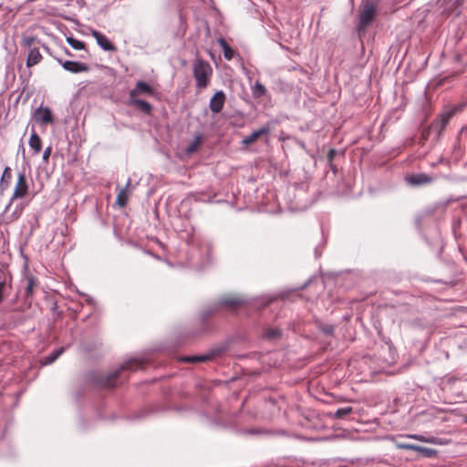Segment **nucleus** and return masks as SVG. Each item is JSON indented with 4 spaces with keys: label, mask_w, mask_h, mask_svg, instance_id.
<instances>
[{
    "label": "nucleus",
    "mask_w": 467,
    "mask_h": 467,
    "mask_svg": "<svg viewBox=\"0 0 467 467\" xmlns=\"http://www.w3.org/2000/svg\"><path fill=\"white\" fill-rule=\"evenodd\" d=\"M210 357L208 355H201V356H188L183 358L182 360L188 363H196V362H204L209 360Z\"/></svg>",
    "instance_id": "5701e85b"
},
{
    "label": "nucleus",
    "mask_w": 467,
    "mask_h": 467,
    "mask_svg": "<svg viewBox=\"0 0 467 467\" xmlns=\"http://www.w3.org/2000/svg\"><path fill=\"white\" fill-rule=\"evenodd\" d=\"M270 132V128L268 125L263 126L257 130L253 131L250 135L244 137L242 140V143L245 146L252 144L256 140H258L261 136L267 135Z\"/></svg>",
    "instance_id": "f8f14e48"
},
{
    "label": "nucleus",
    "mask_w": 467,
    "mask_h": 467,
    "mask_svg": "<svg viewBox=\"0 0 467 467\" xmlns=\"http://www.w3.org/2000/svg\"><path fill=\"white\" fill-rule=\"evenodd\" d=\"M281 335V331L279 328H276V327H268V328H265V331H264V337L267 338V339H275L277 337H279Z\"/></svg>",
    "instance_id": "4be33fe9"
},
{
    "label": "nucleus",
    "mask_w": 467,
    "mask_h": 467,
    "mask_svg": "<svg viewBox=\"0 0 467 467\" xmlns=\"http://www.w3.org/2000/svg\"><path fill=\"white\" fill-rule=\"evenodd\" d=\"M42 60V55L39 52V49L36 47H33L29 50L27 59H26V67H31L35 65H37Z\"/></svg>",
    "instance_id": "2eb2a0df"
},
{
    "label": "nucleus",
    "mask_w": 467,
    "mask_h": 467,
    "mask_svg": "<svg viewBox=\"0 0 467 467\" xmlns=\"http://www.w3.org/2000/svg\"><path fill=\"white\" fill-rule=\"evenodd\" d=\"M408 184L411 186H422L433 182V178L426 173H416L406 176Z\"/></svg>",
    "instance_id": "0eeeda50"
},
{
    "label": "nucleus",
    "mask_w": 467,
    "mask_h": 467,
    "mask_svg": "<svg viewBox=\"0 0 467 467\" xmlns=\"http://www.w3.org/2000/svg\"><path fill=\"white\" fill-rule=\"evenodd\" d=\"M460 136H461V138H462L465 140H467V127H464V128L462 129V130L460 132Z\"/></svg>",
    "instance_id": "e433bc0d"
},
{
    "label": "nucleus",
    "mask_w": 467,
    "mask_h": 467,
    "mask_svg": "<svg viewBox=\"0 0 467 467\" xmlns=\"http://www.w3.org/2000/svg\"><path fill=\"white\" fill-rule=\"evenodd\" d=\"M243 303H244V301L239 297L224 296L220 300L219 304H220V306L233 307L235 306L242 305Z\"/></svg>",
    "instance_id": "6ab92c4d"
},
{
    "label": "nucleus",
    "mask_w": 467,
    "mask_h": 467,
    "mask_svg": "<svg viewBox=\"0 0 467 467\" xmlns=\"http://www.w3.org/2000/svg\"><path fill=\"white\" fill-rule=\"evenodd\" d=\"M67 42L69 44V46L76 49V50H81L85 48V43L74 38L73 36H67Z\"/></svg>",
    "instance_id": "393cba45"
},
{
    "label": "nucleus",
    "mask_w": 467,
    "mask_h": 467,
    "mask_svg": "<svg viewBox=\"0 0 467 467\" xmlns=\"http://www.w3.org/2000/svg\"><path fill=\"white\" fill-rule=\"evenodd\" d=\"M225 102V94L223 90L215 92L210 100V109L213 113H219L222 111Z\"/></svg>",
    "instance_id": "1a4fd4ad"
},
{
    "label": "nucleus",
    "mask_w": 467,
    "mask_h": 467,
    "mask_svg": "<svg viewBox=\"0 0 467 467\" xmlns=\"http://www.w3.org/2000/svg\"><path fill=\"white\" fill-rule=\"evenodd\" d=\"M11 180H12L11 169L9 167H5L3 171L1 180H0V193L8 188Z\"/></svg>",
    "instance_id": "f3484780"
},
{
    "label": "nucleus",
    "mask_w": 467,
    "mask_h": 467,
    "mask_svg": "<svg viewBox=\"0 0 467 467\" xmlns=\"http://www.w3.org/2000/svg\"><path fill=\"white\" fill-rule=\"evenodd\" d=\"M127 104L130 107H134L145 115H150L153 109L151 104L148 101L133 97H129Z\"/></svg>",
    "instance_id": "6e6552de"
},
{
    "label": "nucleus",
    "mask_w": 467,
    "mask_h": 467,
    "mask_svg": "<svg viewBox=\"0 0 467 467\" xmlns=\"http://www.w3.org/2000/svg\"><path fill=\"white\" fill-rule=\"evenodd\" d=\"M218 309V306L213 307H209L202 312L201 318L203 322H205L211 316H213Z\"/></svg>",
    "instance_id": "c756f323"
},
{
    "label": "nucleus",
    "mask_w": 467,
    "mask_h": 467,
    "mask_svg": "<svg viewBox=\"0 0 467 467\" xmlns=\"http://www.w3.org/2000/svg\"><path fill=\"white\" fill-rule=\"evenodd\" d=\"M201 142H202V137L200 135L196 136L194 138V140L188 145V147L186 149L187 153L194 152L198 149Z\"/></svg>",
    "instance_id": "c85d7f7f"
},
{
    "label": "nucleus",
    "mask_w": 467,
    "mask_h": 467,
    "mask_svg": "<svg viewBox=\"0 0 467 467\" xmlns=\"http://www.w3.org/2000/svg\"><path fill=\"white\" fill-rule=\"evenodd\" d=\"M28 193V183L26 182V174L25 172H19L17 176V182L16 183L15 191L13 192V195L8 202V204L5 207V211L9 209L12 202L16 199H21L24 198Z\"/></svg>",
    "instance_id": "20e7f679"
},
{
    "label": "nucleus",
    "mask_w": 467,
    "mask_h": 467,
    "mask_svg": "<svg viewBox=\"0 0 467 467\" xmlns=\"http://www.w3.org/2000/svg\"><path fill=\"white\" fill-rule=\"evenodd\" d=\"M418 452H420L424 457L427 458H432L436 456L437 451L431 448L427 447H421L418 445V450L416 451Z\"/></svg>",
    "instance_id": "bb28decb"
},
{
    "label": "nucleus",
    "mask_w": 467,
    "mask_h": 467,
    "mask_svg": "<svg viewBox=\"0 0 467 467\" xmlns=\"http://www.w3.org/2000/svg\"><path fill=\"white\" fill-rule=\"evenodd\" d=\"M220 46L223 51V57L226 60H231L234 56V49L227 44V42L223 38L219 39Z\"/></svg>",
    "instance_id": "aec40b11"
},
{
    "label": "nucleus",
    "mask_w": 467,
    "mask_h": 467,
    "mask_svg": "<svg viewBox=\"0 0 467 467\" xmlns=\"http://www.w3.org/2000/svg\"><path fill=\"white\" fill-rule=\"evenodd\" d=\"M92 36L96 39L97 44L105 51H116V47L112 44L108 37L99 31L92 30Z\"/></svg>",
    "instance_id": "9d476101"
},
{
    "label": "nucleus",
    "mask_w": 467,
    "mask_h": 467,
    "mask_svg": "<svg viewBox=\"0 0 467 467\" xmlns=\"http://www.w3.org/2000/svg\"><path fill=\"white\" fill-rule=\"evenodd\" d=\"M28 144L33 150V154H38L42 149V140L41 138L36 134V132L32 130L31 136L28 140Z\"/></svg>",
    "instance_id": "4468645a"
},
{
    "label": "nucleus",
    "mask_w": 467,
    "mask_h": 467,
    "mask_svg": "<svg viewBox=\"0 0 467 467\" xmlns=\"http://www.w3.org/2000/svg\"><path fill=\"white\" fill-rule=\"evenodd\" d=\"M25 281L26 283L25 287V296L26 299H27L32 296L34 287L37 285V280L33 275H26Z\"/></svg>",
    "instance_id": "dca6fc26"
},
{
    "label": "nucleus",
    "mask_w": 467,
    "mask_h": 467,
    "mask_svg": "<svg viewBox=\"0 0 467 467\" xmlns=\"http://www.w3.org/2000/svg\"><path fill=\"white\" fill-rule=\"evenodd\" d=\"M376 15V6L372 2H367L359 14L358 28L364 29L374 19Z\"/></svg>",
    "instance_id": "39448f33"
},
{
    "label": "nucleus",
    "mask_w": 467,
    "mask_h": 467,
    "mask_svg": "<svg viewBox=\"0 0 467 467\" xmlns=\"http://www.w3.org/2000/svg\"><path fill=\"white\" fill-rule=\"evenodd\" d=\"M266 94L265 87L259 81H256L252 87V95L254 99H260Z\"/></svg>",
    "instance_id": "412c9836"
},
{
    "label": "nucleus",
    "mask_w": 467,
    "mask_h": 467,
    "mask_svg": "<svg viewBox=\"0 0 467 467\" xmlns=\"http://www.w3.org/2000/svg\"><path fill=\"white\" fill-rule=\"evenodd\" d=\"M353 411L352 407H344L337 409L334 415L337 419H343Z\"/></svg>",
    "instance_id": "cd10ccee"
},
{
    "label": "nucleus",
    "mask_w": 467,
    "mask_h": 467,
    "mask_svg": "<svg viewBox=\"0 0 467 467\" xmlns=\"http://www.w3.org/2000/svg\"><path fill=\"white\" fill-rule=\"evenodd\" d=\"M130 183V180L129 179L126 187L121 189L119 191V192L118 193V196H117V199H116V203L119 207H125L127 202H128L129 193H128V190L127 189H128Z\"/></svg>",
    "instance_id": "a211bd4d"
},
{
    "label": "nucleus",
    "mask_w": 467,
    "mask_h": 467,
    "mask_svg": "<svg viewBox=\"0 0 467 467\" xmlns=\"http://www.w3.org/2000/svg\"><path fill=\"white\" fill-rule=\"evenodd\" d=\"M463 421L467 423V415L463 416Z\"/></svg>",
    "instance_id": "4c0bfd02"
},
{
    "label": "nucleus",
    "mask_w": 467,
    "mask_h": 467,
    "mask_svg": "<svg viewBox=\"0 0 467 467\" xmlns=\"http://www.w3.org/2000/svg\"><path fill=\"white\" fill-rule=\"evenodd\" d=\"M337 154V150L335 149H330L327 153V160L329 162H332L333 159L335 158Z\"/></svg>",
    "instance_id": "c9c22d12"
},
{
    "label": "nucleus",
    "mask_w": 467,
    "mask_h": 467,
    "mask_svg": "<svg viewBox=\"0 0 467 467\" xmlns=\"http://www.w3.org/2000/svg\"><path fill=\"white\" fill-rule=\"evenodd\" d=\"M4 276H6L8 281H12L11 274L8 271H5V266L2 265L0 266V280H3Z\"/></svg>",
    "instance_id": "72a5a7b5"
},
{
    "label": "nucleus",
    "mask_w": 467,
    "mask_h": 467,
    "mask_svg": "<svg viewBox=\"0 0 467 467\" xmlns=\"http://www.w3.org/2000/svg\"><path fill=\"white\" fill-rule=\"evenodd\" d=\"M320 330L327 336H331L334 333L335 327L332 325H321L319 327Z\"/></svg>",
    "instance_id": "2f4dec72"
},
{
    "label": "nucleus",
    "mask_w": 467,
    "mask_h": 467,
    "mask_svg": "<svg viewBox=\"0 0 467 467\" xmlns=\"http://www.w3.org/2000/svg\"><path fill=\"white\" fill-rule=\"evenodd\" d=\"M407 437L422 442L435 443L434 437H425L420 434H408Z\"/></svg>",
    "instance_id": "a878e982"
},
{
    "label": "nucleus",
    "mask_w": 467,
    "mask_h": 467,
    "mask_svg": "<svg viewBox=\"0 0 467 467\" xmlns=\"http://www.w3.org/2000/svg\"><path fill=\"white\" fill-rule=\"evenodd\" d=\"M11 282L12 281L7 280L6 276H4L3 280H0V303H2L5 299L6 288H11Z\"/></svg>",
    "instance_id": "b1692460"
},
{
    "label": "nucleus",
    "mask_w": 467,
    "mask_h": 467,
    "mask_svg": "<svg viewBox=\"0 0 467 467\" xmlns=\"http://www.w3.org/2000/svg\"><path fill=\"white\" fill-rule=\"evenodd\" d=\"M35 119L41 124L53 123L52 112L49 108H38L35 111Z\"/></svg>",
    "instance_id": "ddd939ff"
},
{
    "label": "nucleus",
    "mask_w": 467,
    "mask_h": 467,
    "mask_svg": "<svg viewBox=\"0 0 467 467\" xmlns=\"http://www.w3.org/2000/svg\"><path fill=\"white\" fill-rule=\"evenodd\" d=\"M142 94L154 95L155 91L153 88L148 83L138 81L135 85V88L130 91L129 97L138 98V96Z\"/></svg>",
    "instance_id": "9b49d317"
},
{
    "label": "nucleus",
    "mask_w": 467,
    "mask_h": 467,
    "mask_svg": "<svg viewBox=\"0 0 467 467\" xmlns=\"http://www.w3.org/2000/svg\"><path fill=\"white\" fill-rule=\"evenodd\" d=\"M141 366H142V363L139 359H136V358L130 359V360L126 361L125 363H123L119 368V369H117L113 373L103 377L100 379V385L104 388H113L116 386L114 381L121 376L122 372H124L125 370H135V369L141 368Z\"/></svg>",
    "instance_id": "f03ea898"
},
{
    "label": "nucleus",
    "mask_w": 467,
    "mask_h": 467,
    "mask_svg": "<svg viewBox=\"0 0 467 467\" xmlns=\"http://www.w3.org/2000/svg\"><path fill=\"white\" fill-rule=\"evenodd\" d=\"M192 74L196 82V88L203 89L210 84L213 68L209 62L197 58L193 63Z\"/></svg>",
    "instance_id": "f257e3e1"
},
{
    "label": "nucleus",
    "mask_w": 467,
    "mask_h": 467,
    "mask_svg": "<svg viewBox=\"0 0 467 467\" xmlns=\"http://www.w3.org/2000/svg\"><path fill=\"white\" fill-rule=\"evenodd\" d=\"M64 348H61L59 349H57L50 353V355L47 358V363L50 364L53 363L55 360L58 358V357L63 353Z\"/></svg>",
    "instance_id": "7c9ffc66"
},
{
    "label": "nucleus",
    "mask_w": 467,
    "mask_h": 467,
    "mask_svg": "<svg viewBox=\"0 0 467 467\" xmlns=\"http://www.w3.org/2000/svg\"><path fill=\"white\" fill-rule=\"evenodd\" d=\"M57 61L62 66V67L71 73H80L87 72L89 70V67L82 62L71 61V60H62L61 58H57Z\"/></svg>",
    "instance_id": "423d86ee"
},
{
    "label": "nucleus",
    "mask_w": 467,
    "mask_h": 467,
    "mask_svg": "<svg viewBox=\"0 0 467 467\" xmlns=\"http://www.w3.org/2000/svg\"><path fill=\"white\" fill-rule=\"evenodd\" d=\"M51 151H52V148L50 146H48L47 148L45 149V150L43 152V156H42V159L45 162L48 161L49 157L51 155Z\"/></svg>",
    "instance_id": "f704fd0d"
},
{
    "label": "nucleus",
    "mask_w": 467,
    "mask_h": 467,
    "mask_svg": "<svg viewBox=\"0 0 467 467\" xmlns=\"http://www.w3.org/2000/svg\"><path fill=\"white\" fill-rule=\"evenodd\" d=\"M453 110H449L441 113L435 120L431 122L428 130L423 131L424 136L430 133H436L439 137L448 125L450 119L453 116Z\"/></svg>",
    "instance_id": "7ed1b4c3"
},
{
    "label": "nucleus",
    "mask_w": 467,
    "mask_h": 467,
    "mask_svg": "<svg viewBox=\"0 0 467 467\" xmlns=\"http://www.w3.org/2000/svg\"><path fill=\"white\" fill-rule=\"evenodd\" d=\"M397 447L400 449L414 451H416L418 450V445L411 444V443H398Z\"/></svg>",
    "instance_id": "473e14b6"
}]
</instances>
